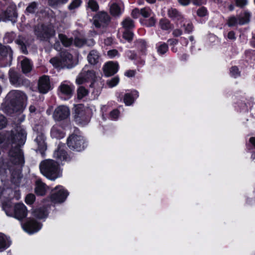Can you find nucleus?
I'll return each instance as SVG.
<instances>
[{
	"label": "nucleus",
	"mask_w": 255,
	"mask_h": 255,
	"mask_svg": "<svg viewBox=\"0 0 255 255\" xmlns=\"http://www.w3.org/2000/svg\"><path fill=\"white\" fill-rule=\"evenodd\" d=\"M35 34L41 40H46L55 34L54 27L51 24L37 25L34 30Z\"/></svg>",
	"instance_id": "nucleus-5"
},
{
	"label": "nucleus",
	"mask_w": 255,
	"mask_h": 255,
	"mask_svg": "<svg viewBox=\"0 0 255 255\" xmlns=\"http://www.w3.org/2000/svg\"><path fill=\"white\" fill-rule=\"evenodd\" d=\"M42 225L40 223L33 219H29L22 225L23 230L29 234H33L38 232Z\"/></svg>",
	"instance_id": "nucleus-12"
},
{
	"label": "nucleus",
	"mask_w": 255,
	"mask_h": 255,
	"mask_svg": "<svg viewBox=\"0 0 255 255\" xmlns=\"http://www.w3.org/2000/svg\"><path fill=\"white\" fill-rule=\"evenodd\" d=\"M136 73L135 70H129L125 73V75L128 78H131L134 77Z\"/></svg>",
	"instance_id": "nucleus-59"
},
{
	"label": "nucleus",
	"mask_w": 255,
	"mask_h": 255,
	"mask_svg": "<svg viewBox=\"0 0 255 255\" xmlns=\"http://www.w3.org/2000/svg\"><path fill=\"white\" fill-rule=\"evenodd\" d=\"M159 25L160 27L163 30H167L172 28V24L169 20L166 18H162L159 20Z\"/></svg>",
	"instance_id": "nucleus-34"
},
{
	"label": "nucleus",
	"mask_w": 255,
	"mask_h": 255,
	"mask_svg": "<svg viewBox=\"0 0 255 255\" xmlns=\"http://www.w3.org/2000/svg\"><path fill=\"white\" fill-rule=\"evenodd\" d=\"M103 72L106 77H110L115 74L118 70V65L112 61L106 63L103 67Z\"/></svg>",
	"instance_id": "nucleus-16"
},
{
	"label": "nucleus",
	"mask_w": 255,
	"mask_h": 255,
	"mask_svg": "<svg viewBox=\"0 0 255 255\" xmlns=\"http://www.w3.org/2000/svg\"><path fill=\"white\" fill-rule=\"evenodd\" d=\"M157 51L160 55H163L168 50V44L164 42H159L156 45Z\"/></svg>",
	"instance_id": "nucleus-33"
},
{
	"label": "nucleus",
	"mask_w": 255,
	"mask_h": 255,
	"mask_svg": "<svg viewBox=\"0 0 255 255\" xmlns=\"http://www.w3.org/2000/svg\"><path fill=\"white\" fill-rule=\"evenodd\" d=\"M21 167L19 166L18 167H11L9 168L11 174V182L16 186L20 184L23 178V175L21 173Z\"/></svg>",
	"instance_id": "nucleus-11"
},
{
	"label": "nucleus",
	"mask_w": 255,
	"mask_h": 255,
	"mask_svg": "<svg viewBox=\"0 0 255 255\" xmlns=\"http://www.w3.org/2000/svg\"><path fill=\"white\" fill-rule=\"evenodd\" d=\"M68 193L61 186L56 187L52 191L51 195V201L55 203H60L63 202L66 198Z\"/></svg>",
	"instance_id": "nucleus-8"
},
{
	"label": "nucleus",
	"mask_w": 255,
	"mask_h": 255,
	"mask_svg": "<svg viewBox=\"0 0 255 255\" xmlns=\"http://www.w3.org/2000/svg\"><path fill=\"white\" fill-rule=\"evenodd\" d=\"M99 58L98 52L95 50L91 51L88 55V60L91 64H95L98 63Z\"/></svg>",
	"instance_id": "nucleus-30"
},
{
	"label": "nucleus",
	"mask_w": 255,
	"mask_h": 255,
	"mask_svg": "<svg viewBox=\"0 0 255 255\" xmlns=\"http://www.w3.org/2000/svg\"><path fill=\"white\" fill-rule=\"evenodd\" d=\"M126 56L131 60H134L136 57V54L132 51L128 50L126 53Z\"/></svg>",
	"instance_id": "nucleus-57"
},
{
	"label": "nucleus",
	"mask_w": 255,
	"mask_h": 255,
	"mask_svg": "<svg viewBox=\"0 0 255 255\" xmlns=\"http://www.w3.org/2000/svg\"><path fill=\"white\" fill-rule=\"evenodd\" d=\"M88 94L87 90L83 87H80L77 91V96L78 99H82Z\"/></svg>",
	"instance_id": "nucleus-45"
},
{
	"label": "nucleus",
	"mask_w": 255,
	"mask_h": 255,
	"mask_svg": "<svg viewBox=\"0 0 255 255\" xmlns=\"http://www.w3.org/2000/svg\"><path fill=\"white\" fill-rule=\"evenodd\" d=\"M87 5L88 7L93 11H97L99 8V4L95 0H89Z\"/></svg>",
	"instance_id": "nucleus-41"
},
{
	"label": "nucleus",
	"mask_w": 255,
	"mask_h": 255,
	"mask_svg": "<svg viewBox=\"0 0 255 255\" xmlns=\"http://www.w3.org/2000/svg\"><path fill=\"white\" fill-rule=\"evenodd\" d=\"M12 51L9 46H3L0 44V59L7 57L9 60L12 59Z\"/></svg>",
	"instance_id": "nucleus-21"
},
{
	"label": "nucleus",
	"mask_w": 255,
	"mask_h": 255,
	"mask_svg": "<svg viewBox=\"0 0 255 255\" xmlns=\"http://www.w3.org/2000/svg\"><path fill=\"white\" fill-rule=\"evenodd\" d=\"M16 43L21 45V50L22 51V52L24 54H27V51L26 49V47L25 46V43H24V39L23 37L19 36L18 39L16 40Z\"/></svg>",
	"instance_id": "nucleus-43"
},
{
	"label": "nucleus",
	"mask_w": 255,
	"mask_h": 255,
	"mask_svg": "<svg viewBox=\"0 0 255 255\" xmlns=\"http://www.w3.org/2000/svg\"><path fill=\"white\" fill-rule=\"evenodd\" d=\"M69 0H48L49 4L52 6H56L60 4L66 3Z\"/></svg>",
	"instance_id": "nucleus-48"
},
{
	"label": "nucleus",
	"mask_w": 255,
	"mask_h": 255,
	"mask_svg": "<svg viewBox=\"0 0 255 255\" xmlns=\"http://www.w3.org/2000/svg\"><path fill=\"white\" fill-rule=\"evenodd\" d=\"M21 64L23 73H26L31 70L32 65V63L29 59L24 58L23 60H22Z\"/></svg>",
	"instance_id": "nucleus-31"
},
{
	"label": "nucleus",
	"mask_w": 255,
	"mask_h": 255,
	"mask_svg": "<svg viewBox=\"0 0 255 255\" xmlns=\"http://www.w3.org/2000/svg\"><path fill=\"white\" fill-rule=\"evenodd\" d=\"M139 14H140V9L137 8L133 9L131 12V15L134 18H137Z\"/></svg>",
	"instance_id": "nucleus-60"
},
{
	"label": "nucleus",
	"mask_w": 255,
	"mask_h": 255,
	"mask_svg": "<svg viewBox=\"0 0 255 255\" xmlns=\"http://www.w3.org/2000/svg\"><path fill=\"white\" fill-rule=\"evenodd\" d=\"M27 213V208L23 204L18 203L14 206V217L16 219L21 220L26 216Z\"/></svg>",
	"instance_id": "nucleus-14"
},
{
	"label": "nucleus",
	"mask_w": 255,
	"mask_h": 255,
	"mask_svg": "<svg viewBox=\"0 0 255 255\" xmlns=\"http://www.w3.org/2000/svg\"><path fill=\"white\" fill-rule=\"evenodd\" d=\"M67 145L70 149L80 151L84 148V140L80 135L72 134L67 140Z\"/></svg>",
	"instance_id": "nucleus-6"
},
{
	"label": "nucleus",
	"mask_w": 255,
	"mask_h": 255,
	"mask_svg": "<svg viewBox=\"0 0 255 255\" xmlns=\"http://www.w3.org/2000/svg\"><path fill=\"white\" fill-rule=\"evenodd\" d=\"M85 41L80 38H76L74 41V45L77 47H81L84 45Z\"/></svg>",
	"instance_id": "nucleus-58"
},
{
	"label": "nucleus",
	"mask_w": 255,
	"mask_h": 255,
	"mask_svg": "<svg viewBox=\"0 0 255 255\" xmlns=\"http://www.w3.org/2000/svg\"><path fill=\"white\" fill-rule=\"evenodd\" d=\"M206 0H192L193 3L197 5L204 4L206 3Z\"/></svg>",
	"instance_id": "nucleus-62"
},
{
	"label": "nucleus",
	"mask_w": 255,
	"mask_h": 255,
	"mask_svg": "<svg viewBox=\"0 0 255 255\" xmlns=\"http://www.w3.org/2000/svg\"><path fill=\"white\" fill-rule=\"evenodd\" d=\"M124 102L127 106L131 105L133 102V100L129 94H126L124 97Z\"/></svg>",
	"instance_id": "nucleus-51"
},
{
	"label": "nucleus",
	"mask_w": 255,
	"mask_h": 255,
	"mask_svg": "<svg viewBox=\"0 0 255 255\" xmlns=\"http://www.w3.org/2000/svg\"><path fill=\"white\" fill-rule=\"evenodd\" d=\"M50 62L56 68H70L73 67L72 55L68 52H63L60 57H54L50 59Z\"/></svg>",
	"instance_id": "nucleus-4"
},
{
	"label": "nucleus",
	"mask_w": 255,
	"mask_h": 255,
	"mask_svg": "<svg viewBox=\"0 0 255 255\" xmlns=\"http://www.w3.org/2000/svg\"><path fill=\"white\" fill-rule=\"evenodd\" d=\"M10 245V243L6 236L0 234V251L7 248Z\"/></svg>",
	"instance_id": "nucleus-32"
},
{
	"label": "nucleus",
	"mask_w": 255,
	"mask_h": 255,
	"mask_svg": "<svg viewBox=\"0 0 255 255\" xmlns=\"http://www.w3.org/2000/svg\"><path fill=\"white\" fill-rule=\"evenodd\" d=\"M97 78L96 73L88 66H85L79 75L77 80H94Z\"/></svg>",
	"instance_id": "nucleus-15"
},
{
	"label": "nucleus",
	"mask_w": 255,
	"mask_h": 255,
	"mask_svg": "<svg viewBox=\"0 0 255 255\" xmlns=\"http://www.w3.org/2000/svg\"><path fill=\"white\" fill-rule=\"evenodd\" d=\"M228 38L232 40H235L236 38L235 33L233 31H230L228 34Z\"/></svg>",
	"instance_id": "nucleus-64"
},
{
	"label": "nucleus",
	"mask_w": 255,
	"mask_h": 255,
	"mask_svg": "<svg viewBox=\"0 0 255 255\" xmlns=\"http://www.w3.org/2000/svg\"><path fill=\"white\" fill-rule=\"evenodd\" d=\"M110 20L111 18L107 12L100 11L93 17V23L97 28H102L106 26Z\"/></svg>",
	"instance_id": "nucleus-7"
},
{
	"label": "nucleus",
	"mask_w": 255,
	"mask_h": 255,
	"mask_svg": "<svg viewBox=\"0 0 255 255\" xmlns=\"http://www.w3.org/2000/svg\"><path fill=\"white\" fill-rule=\"evenodd\" d=\"M8 98L10 99L9 109L13 113L21 114L25 107L26 95L19 91H13L8 94Z\"/></svg>",
	"instance_id": "nucleus-3"
},
{
	"label": "nucleus",
	"mask_w": 255,
	"mask_h": 255,
	"mask_svg": "<svg viewBox=\"0 0 255 255\" xmlns=\"http://www.w3.org/2000/svg\"><path fill=\"white\" fill-rule=\"evenodd\" d=\"M4 12L3 21H15L17 17V13L16 11V6L14 3L9 2L7 3Z\"/></svg>",
	"instance_id": "nucleus-10"
},
{
	"label": "nucleus",
	"mask_w": 255,
	"mask_h": 255,
	"mask_svg": "<svg viewBox=\"0 0 255 255\" xmlns=\"http://www.w3.org/2000/svg\"><path fill=\"white\" fill-rule=\"evenodd\" d=\"M70 115L69 108L65 106L57 107L53 113V118L56 121H61L67 118Z\"/></svg>",
	"instance_id": "nucleus-13"
},
{
	"label": "nucleus",
	"mask_w": 255,
	"mask_h": 255,
	"mask_svg": "<svg viewBox=\"0 0 255 255\" xmlns=\"http://www.w3.org/2000/svg\"><path fill=\"white\" fill-rule=\"evenodd\" d=\"M45 136L43 134H39L35 139L37 143L39 150L41 153L46 149V144L45 142Z\"/></svg>",
	"instance_id": "nucleus-23"
},
{
	"label": "nucleus",
	"mask_w": 255,
	"mask_h": 255,
	"mask_svg": "<svg viewBox=\"0 0 255 255\" xmlns=\"http://www.w3.org/2000/svg\"><path fill=\"white\" fill-rule=\"evenodd\" d=\"M227 24L229 27L236 26L238 25H239L238 17H237L235 15H232L229 17L227 20Z\"/></svg>",
	"instance_id": "nucleus-38"
},
{
	"label": "nucleus",
	"mask_w": 255,
	"mask_h": 255,
	"mask_svg": "<svg viewBox=\"0 0 255 255\" xmlns=\"http://www.w3.org/2000/svg\"><path fill=\"white\" fill-rule=\"evenodd\" d=\"M119 112L117 110H113L110 113V116H111V118L115 120H116L118 118V117H119Z\"/></svg>",
	"instance_id": "nucleus-61"
},
{
	"label": "nucleus",
	"mask_w": 255,
	"mask_h": 255,
	"mask_svg": "<svg viewBox=\"0 0 255 255\" xmlns=\"http://www.w3.org/2000/svg\"><path fill=\"white\" fill-rule=\"evenodd\" d=\"M38 88L40 93L45 94L51 89V86L49 81H38Z\"/></svg>",
	"instance_id": "nucleus-27"
},
{
	"label": "nucleus",
	"mask_w": 255,
	"mask_h": 255,
	"mask_svg": "<svg viewBox=\"0 0 255 255\" xmlns=\"http://www.w3.org/2000/svg\"><path fill=\"white\" fill-rule=\"evenodd\" d=\"M13 194V191L11 188H9L5 186H0V199L3 198L5 199H8L11 198Z\"/></svg>",
	"instance_id": "nucleus-28"
},
{
	"label": "nucleus",
	"mask_w": 255,
	"mask_h": 255,
	"mask_svg": "<svg viewBox=\"0 0 255 255\" xmlns=\"http://www.w3.org/2000/svg\"><path fill=\"white\" fill-rule=\"evenodd\" d=\"M6 124L7 121L5 118L2 115H0V129L4 128Z\"/></svg>",
	"instance_id": "nucleus-56"
},
{
	"label": "nucleus",
	"mask_w": 255,
	"mask_h": 255,
	"mask_svg": "<svg viewBox=\"0 0 255 255\" xmlns=\"http://www.w3.org/2000/svg\"><path fill=\"white\" fill-rule=\"evenodd\" d=\"M156 22V20L154 17V16L151 15V17L148 19H144L141 21V23L147 26L151 27L155 25Z\"/></svg>",
	"instance_id": "nucleus-39"
},
{
	"label": "nucleus",
	"mask_w": 255,
	"mask_h": 255,
	"mask_svg": "<svg viewBox=\"0 0 255 255\" xmlns=\"http://www.w3.org/2000/svg\"><path fill=\"white\" fill-rule=\"evenodd\" d=\"M107 55L110 58H113L116 56H119L118 50L116 49L109 50L107 52Z\"/></svg>",
	"instance_id": "nucleus-54"
},
{
	"label": "nucleus",
	"mask_w": 255,
	"mask_h": 255,
	"mask_svg": "<svg viewBox=\"0 0 255 255\" xmlns=\"http://www.w3.org/2000/svg\"><path fill=\"white\" fill-rule=\"evenodd\" d=\"M32 215L35 218L42 219L47 217L48 213L44 207H40L33 209Z\"/></svg>",
	"instance_id": "nucleus-22"
},
{
	"label": "nucleus",
	"mask_w": 255,
	"mask_h": 255,
	"mask_svg": "<svg viewBox=\"0 0 255 255\" xmlns=\"http://www.w3.org/2000/svg\"><path fill=\"white\" fill-rule=\"evenodd\" d=\"M122 25L125 30H129L134 26L133 20L129 17L126 18L123 21Z\"/></svg>",
	"instance_id": "nucleus-37"
},
{
	"label": "nucleus",
	"mask_w": 255,
	"mask_h": 255,
	"mask_svg": "<svg viewBox=\"0 0 255 255\" xmlns=\"http://www.w3.org/2000/svg\"><path fill=\"white\" fill-rule=\"evenodd\" d=\"M26 138V132L20 126L11 131L9 139L11 147L8 152V160L11 164L20 166L24 164V156L20 147L24 144Z\"/></svg>",
	"instance_id": "nucleus-1"
},
{
	"label": "nucleus",
	"mask_w": 255,
	"mask_h": 255,
	"mask_svg": "<svg viewBox=\"0 0 255 255\" xmlns=\"http://www.w3.org/2000/svg\"><path fill=\"white\" fill-rule=\"evenodd\" d=\"M167 14L170 18L176 22L177 25L178 24V22L181 23L184 22L185 19L184 16L175 8H170L168 9Z\"/></svg>",
	"instance_id": "nucleus-17"
},
{
	"label": "nucleus",
	"mask_w": 255,
	"mask_h": 255,
	"mask_svg": "<svg viewBox=\"0 0 255 255\" xmlns=\"http://www.w3.org/2000/svg\"><path fill=\"white\" fill-rule=\"evenodd\" d=\"M39 168L41 173L51 180H55L62 175V171L59 164L54 160L46 159L42 161Z\"/></svg>",
	"instance_id": "nucleus-2"
},
{
	"label": "nucleus",
	"mask_w": 255,
	"mask_h": 255,
	"mask_svg": "<svg viewBox=\"0 0 255 255\" xmlns=\"http://www.w3.org/2000/svg\"><path fill=\"white\" fill-rule=\"evenodd\" d=\"M61 94L70 97L73 94L74 87L65 84H62L58 88Z\"/></svg>",
	"instance_id": "nucleus-26"
},
{
	"label": "nucleus",
	"mask_w": 255,
	"mask_h": 255,
	"mask_svg": "<svg viewBox=\"0 0 255 255\" xmlns=\"http://www.w3.org/2000/svg\"><path fill=\"white\" fill-rule=\"evenodd\" d=\"M51 135L55 138H61L64 136V133L57 127L54 126L51 129Z\"/></svg>",
	"instance_id": "nucleus-36"
},
{
	"label": "nucleus",
	"mask_w": 255,
	"mask_h": 255,
	"mask_svg": "<svg viewBox=\"0 0 255 255\" xmlns=\"http://www.w3.org/2000/svg\"><path fill=\"white\" fill-rule=\"evenodd\" d=\"M53 156L59 162L69 160V157L62 146H59L57 150L54 151Z\"/></svg>",
	"instance_id": "nucleus-18"
},
{
	"label": "nucleus",
	"mask_w": 255,
	"mask_h": 255,
	"mask_svg": "<svg viewBox=\"0 0 255 255\" xmlns=\"http://www.w3.org/2000/svg\"><path fill=\"white\" fill-rule=\"evenodd\" d=\"M15 37V34L14 32L6 33L4 37V40L6 43H11L12 42Z\"/></svg>",
	"instance_id": "nucleus-44"
},
{
	"label": "nucleus",
	"mask_w": 255,
	"mask_h": 255,
	"mask_svg": "<svg viewBox=\"0 0 255 255\" xmlns=\"http://www.w3.org/2000/svg\"><path fill=\"white\" fill-rule=\"evenodd\" d=\"M133 34L129 30H125L123 32V38L128 41H130L133 38Z\"/></svg>",
	"instance_id": "nucleus-50"
},
{
	"label": "nucleus",
	"mask_w": 255,
	"mask_h": 255,
	"mask_svg": "<svg viewBox=\"0 0 255 255\" xmlns=\"http://www.w3.org/2000/svg\"><path fill=\"white\" fill-rule=\"evenodd\" d=\"M47 187L45 183L38 179L35 182V192L37 195L43 196L45 194Z\"/></svg>",
	"instance_id": "nucleus-19"
},
{
	"label": "nucleus",
	"mask_w": 255,
	"mask_h": 255,
	"mask_svg": "<svg viewBox=\"0 0 255 255\" xmlns=\"http://www.w3.org/2000/svg\"><path fill=\"white\" fill-rule=\"evenodd\" d=\"M152 13V10L148 7H144L140 9V14L145 18L151 16Z\"/></svg>",
	"instance_id": "nucleus-42"
},
{
	"label": "nucleus",
	"mask_w": 255,
	"mask_h": 255,
	"mask_svg": "<svg viewBox=\"0 0 255 255\" xmlns=\"http://www.w3.org/2000/svg\"><path fill=\"white\" fill-rule=\"evenodd\" d=\"M74 118L77 122L83 125L87 124L90 120L89 116L87 115L83 107L81 105L75 108Z\"/></svg>",
	"instance_id": "nucleus-9"
},
{
	"label": "nucleus",
	"mask_w": 255,
	"mask_h": 255,
	"mask_svg": "<svg viewBox=\"0 0 255 255\" xmlns=\"http://www.w3.org/2000/svg\"><path fill=\"white\" fill-rule=\"evenodd\" d=\"M38 3L35 1L29 3L26 7L24 13L26 15L35 13L38 10Z\"/></svg>",
	"instance_id": "nucleus-29"
},
{
	"label": "nucleus",
	"mask_w": 255,
	"mask_h": 255,
	"mask_svg": "<svg viewBox=\"0 0 255 255\" xmlns=\"http://www.w3.org/2000/svg\"><path fill=\"white\" fill-rule=\"evenodd\" d=\"M82 3V0H73L68 6V8L70 10H73L79 8Z\"/></svg>",
	"instance_id": "nucleus-40"
},
{
	"label": "nucleus",
	"mask_w": 255,
	"mask_h": 255,
	"mask_svg": "<svg viewBox=\"0 0 255 255\" xmlns=\"http://www.w3.org/2000/svg\"><path fill=\"white\" fill-rule=\"evenodd\" d=\"M124 6L113 3L110 6V13L114 16H120L124 11Z\"/></svg>",
	"instance_id": "nucleus-25"
},
{
	"label": "nucleus",
	"mask_w": 255,
	"mask_h": 255,
	"mask_svg": "<svg viewBox=\"0 0 255 255\" xmlns=\"http://www.w3.org/2000/svg\"><path fill=\"white\" fill-rule=\"evenodd\" d=\"M35 200V196L34 194L30 193L27 195L25 198V201L28 205L32 204Z\"/></svg>",
	"instance_id": "nucleus-47"
},
{
	"label": "nucleus",
	"mask_w": 255,
	"mask_h": 255,
	"mask_svg": "<svg viewBox=\"0 0 255 255\" xmlns=\"http://www.w3.org/2000/svg\"><path fill=\"white\" fill-rule=\"evenodd\" d=\"M230 74L233 78H237L240 75V72L237 67L233 66L230 69Z\"/></svg>",
	"instance_id": "nucleus-46"
},
{
	"label": "nucleus",
	"mask_w": 255,
	"mask_h": 255,
	"mask_svg": "<svg viewBox=\"0 0 255 255\" xmlns=\"http://www.w3.org/2000/svg\"><path fill=\"white\" fill-rule=\"evenodd\" d=\"M58 37L62 44L65 47H68L70 46L73 43V39L68 38L64 34H59Z\"/></svg>",
	"instance_id": "nucleus-35"
},
{
	"label": "nucleus",
	"mask_w": 255,
	"mask_h": 255,
	"mask_svg": "<svg viewBox=\"0 0 255 255\" xmlns=\"http://www.w3.org/2000/svg\"><path fill=\"white\" fill-rule=\"evenodd\" d=\"M198 16L203 17L207 14V10L205 7H201L197 11Z\"/></svg>",
	"instance_id": "nucleus-53"
},
{
	"label": "nucleus",
	"mask_w": 255,
	"mask_h": 255,
	"mask_svg": "<svg viewBox=\"0 0 255 255\" xmlns=\"http://www.w3.org/2000/svg\"><path fill=\"white\" fill-rule=\"evenodd\" d=\"M172 34L174 36L178 37L182 35V31L180 29L177 28L173 30Z\"/></svg>",
	"instance_id": "nucleus-63"
},
{
	"label": "nucleus",
	"mask_w": 255,
	"mask_h": 255,
	"mask_svg": "<svg viewBox=\"0 0 255 255\" xmlns=\"http://www.w3.org/2000/svg\"><path fill=\"white\" fill-rule=\"evenodd\" d=\"M5 10V5L0 2V21L3 20L4 15V11Z\"/></svg>",
	"instance_id": "nucleus-55"
},
{
	"label": "nucleus",
	"mask_w": 255,
	"mask_h": 255,
	"mask_svg": "<svg viewBox=\"0 0 255 255\" xmlns=\"http://www.w3.org/2000/svg\"><path fill=\"white\" fill-rule=\"evenodd\" d=\"M237 6L243 8L248 4V0H235Z\"/></svg>",
	"instance_id": "nucleus-52"
},
{
	"label": "nucleus",
	"mask_w": 255,
	"mask_h": 255,
	"mask_svg": "<svg viewBox=\"0 0 255 255\" xmlns=\"http://www.w3.org/2000/svg\"><path fill=\"white\" fill-rule=\"evenodd\" d=\"M182 26L184 27L185 32L186 33H189L193 30L192 24L189 21H186L184 22Z\"/></svg>",
	"instance_id": "nucleus-49"
},
{
	"label": "nucleus",
	"mask_w": 255,
	"mask_h": 255,
	"mask_svg": "<svg viewBox=\"0 0 255 255\" xmlns=\"http://www.w3.org/2000/svg\"><path fill=\"white\" fill-rule=\"evenodd\" d=\"M134 47L142 54H144L147 47V42L144 39H137L134 42Z\"/></svg>",
	"instance_id": "nucleus-24"
},
{
	"label": "nucleus",
	"mask_w": 255,
	"mask_h": 255,
	"mask_svg": "<svg viewBox=\"0 0 255 255\" xmlns=\"http://www.w3.org/2000/svg\"><path fill=\"white\" fill-rule=\"evenodd\" d=\"M238 17L239 20V25H245L250 21L251 13L249 11L246 10L241 13Z\"/></svg>",
	"instance_id": "nucleus-20"
}]
</instances>
